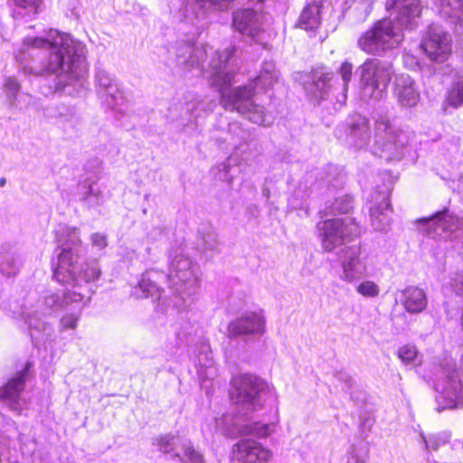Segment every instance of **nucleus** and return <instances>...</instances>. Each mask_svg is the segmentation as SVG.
I'll return each mask as SVG.
<instances>
[{
  "instance_id": "f257e3e1",
  "label": "nucleus",
  "mask_w": 463,
  "mask_h": 463,
  "mask_svg": "<svg viewBox=\"0 0 463 463\" xmlns=\"http://www.w3.org/2000/svg\"><path fill=\"white\" fill-rule=\"evenodd\" d=\"M234 52V47L220 52L208 44L194 47L190 43H183L175 49V63L184 73L194 69L201 71L204 58L211 55L208 67H203V70L211 84L218 89L223 108L237 111L254 124L269 126L272 123V117L266 113L263 107L252 100L254 89L266 91L273 88L276 83H279L280 73L273 61H264L252 82L246 86L230 89L233 79V71L231 67Z\"/></svg>"
},
{
  "instance_id": "f03ea898",
  "label": "nucleus",
  "mask_w": 463,
  "mask_h": 463,
  "mask_svg": "<svg viewBox=\"0 0 463 463\" xmlns=\"http://www.w3.org/2000/svg\"><path fill=\"white\" fill-rule=\"evenodd\" d=\"M15 59L25 75H55L57 90L74 81L82 86L87 73L85 46L71 35L57 31H51L47 39L25 38Z\"/></svg>"
},
{
  "instance_id": "7ed1b4c3",
  "label": "nucleus",
  "mask_w": 463,
  "mask_h": 463,
  "mask_svg": "<svg viewBox=\"0 0 463 463\" xmlns=\"http://www.w3.org/2000/svg\"><path fill=\"white\" fill-rule=\"evenodd\" d=\"M56 239L59 244L57 265L53 277L61 284H67L72 290L86 294V304L90 300V290L84 285L99 279L100 269L96 262L79 266V260L83 253L80 240V232L78 228L69 225H60L56 231Z\"/></svg>"
},
{
  "instance_id": "20e7f679",
  "label": "nucleus",
  "mask_w": 463,
  "mask_h": 463,
  "mask_svg": "<svg viewBox=\"0 0 463 463\" xmlns=\"http://www.w3.org/2000/svg\"><path fill=\"white\" fill-rule=\"evenodd\" d=\"M392 6L398 10L395 20L383 19L364 32L358 39V46L371 55H382L394 49L403 39L402 30L411 29L415 19L420 16V0H392Z\"/></svg>"
},
{
  "instance_id": "39448f33",
  "label": "nucleus",
  "mask_w": 463,
  "mask_h": 463,
  "mask_svg": "<svg viewBox=\"0 0 463 463\" xmlns=\"http://www.w3.org/2000/svg\"><path fill=\"white\" fill-rule=\"evenodd\" d=\"M231 399L250 414L260 410L264 403H275L277 395L274 387L260 377L241 374L232 380Z\"/></svg>"
},
{
  "instance_id": "423d86ee",
  "label": "nucleus",
  "mask_w": 463,
  "mask_h": 463,
  "mask_svg": "<svg viewBox=\"0 0 463 463\" xmlns=\"http://www.w3.org/2000/svg\"><path fill=\"white\" fill-rule=\"evenodd\" d=\"M373 139L372 152L387 161L401 159L403 148L409 143L408 135L397 128L385 116L375 120Z\"/></svg>"
},
{
  "instance_id": "0eeeda50",
  "label": "nucleus",
  "mask_w": 463,
  "mask_h": 463,
  "mask_svg": "<svg viewBox=\"0 0 463 463\" xmlns=\"http://www.w3.org/2000/svg\"><path fill=\"white\" fill-rule=\"evenodd\" d=\"M359 74V88L364 99H380L386 91L394 70L392 63L378 59H367L361 64Z\"/></svg>"
},
{
  "instance_id": "6e6552de",
  "label": "nucleus",
  "mask_w": 463,
  "mask_h": 463,
  "mask_svg": "<svg viewBox=\"0 0 463 463\" xmlns=\"http://www.w3.org/2000/svg\"><path fill=\"white\" fill-rule=\"evenodd\" d=\"M198 268L182 250L170 255L167 280L169 287L186 301L197 292L199 286Z\"/></svg>"
},
{
  "instance_id": "1a4fd4ad",
  "label": "nucleus",
  "mask_w": 463,
  "mask_h": 463,
  "mask_svg": "<svg viewBox=\"0 0 463 463\" xmlns=\"http://www.w3.org/2000/svg\"><path fill=\"white\" fill-rule=\"evenodd\" d=\"M237 410L235 414L224 413L216 419V427L223 435L231 438L253 435L262 439L275 431L274 423L253 421L249 412L241 410L240 407Z\"/></svg>"
},
{
  "instance_id": "9d476101",
  "label": "nucleus",
  "mask_w": 463,
  "mask_h": 463,
  "mask_svg": "<svg viewBox=\"0 0 463 463\" xmlns=\"http://www.w3.org/2000/svg\"><path fill=\"white\" fill-rule=\"evenodd\" d=\"M233 0H185L177 14L179 30L197 35L203 30L207 12L224 10Z\"/></svg>"
},
{
  "instance_id": "9b49d317",
  "label": "nucleus",
  "mask_w": 463,
  "mask_h": 463,
  "mask_svg": "<svg viewBox=\"0 0 463 463\" xmlns=\"http://www.w3.org/2000/svg\"><path fill=\"white\" fill-rule=\"evenodd\" d=\"M317 229L322 248L327 252L333 251L359 233L358 224L350 216L319 222L317 224Z\"/></svg>"
},
{
  "instance_id": "f8f14e48",
  "label": "nucleus",
  "mask_w": 463,
  "mask_h": 463,
  "mask_svg": "<svg viewBox=\"0 0 463 463\" xmlns=\"http://www.w3.org/2000/svg\"><path fill=\"white\" fill-rule=\"evenodd\" d=\"M450 36L439 25L431 24L421 41L427 56L437 62L445 61L451 52Z\"/></svg>"
},
{
  "instance_id": "ddd939ff",
  "label": "nucleus",
  "mask_w": 463,
  "mask_h": 463,
  "mask_svg": "<svg viewBox=\"0 0 463 463\" xmlns=\"http://www.w3.org/2000/svg\"><path fill=\"white\" fill-rule=\"evenodd\" d=\"M272 451L260 442L242 439L232 447V463H269Z\"/></svg>"
},
{
  "instance_id": "4468645a",
  "label": "nucleus",
  "mask_w": 463,
  "mask_h": 463,
  "mask_svg": "<svg viewBox=\"0 0 463 463\" xmlns=\"http://www.w3.org/2000/svg\"><path fill=\"white\" fill-rule=\"evenodd\" d=\"M427 225L429 235L451 239L452 233L463 228V219L453 215L448 209L438 212L430 218L419 220Z\"/></svg>"
},
{
  "instance_id": "2eb2a0df",
  "label": "nucleus",
  "mask_w": 463,
  "mask_h": 463,
  "mask_svg": "<svg viewBox=\"0 0 463 463\" xmlns=\"http://www.w3.org/2000/svg\"><path fill=\"white\" fill-rule=\"evenodd\" d=\"M342 267L341 279L353 283L365 276L367 266L361 257V249L358 246L346 247L342 250L340 255Z\"/></svg>"
},
{
  "instance_id": "dca6fc26",
  "label": "nucleus",
  "mask_w": 463,
  "mask_h": 463,
  "mask_svg": "<svg viewBox=\"0 0 463 463\" xmlns=\"http://www.w3.org/2000/svg\"><path fill=\"white\" fill-rule=\"evenodd\" d=\"M265 324L262 311L246 312L229 323L228 336L234 338L240 335H261L265 332Z\"/></svg>"
},
{
  "instance_id": "f3484780",
  "label": "nucleus",
  "mask_w": 463,
  "mask_h": 463,
  "mask_svg": "<svg viewBox=\"0 0 463 463\" xmlns=\"http://www.w3.org/2000/svg\"><path fill=\"white\" fill-rule=\"evenodd\" d=\"M97 92L99 98L109 106L114 108L122 99V93L114 78L104 70H99L95 76Z\"/></svg>"
},
{
  "instance_id": "a211bd4d",
  "label": "nucleus",
  "mask_w": 463,
  "mask_h": 463,
  "mask_svg": "<svg viewBox=\"0 0 463 463\" xmlns=\"http://www.w3.org/2000/svg\"><path fill=\"white\" fill-rule=\"evenodd\" d=\"M394 96L403 108L414 107L420 99V92L413 79L407 74H400L395 78Z\"/></svg>"
},
{
  "instance_id": "6ab92c4d",
  "label": "nucleus",
  "mask_w": 463,
  "mask_h": 463,
  "mask_svg": "<svg viewBox=\"0 0 463 463\" xmlns=\"http://www.w3.org/2000/svg\"><path fill=\"white\" fill-rule=\"evenodd\" d=\"M76 196L88 210L96 209L101 206L105 202L104 194L99 184L89 179L78 184Z\"/></svg>"
},
{
  "instance_id": "aec40b11",
  "label": "nucleus",
  "mask_w": 463,
  "mask_h": 463,
  "mask_svg": "<svg viewBox=\"0 0 463 463\" xmlns=\"http://www.w3.org/2000/svg\"><path fill=\"white\" fill-rule=\"evenodd\" d=\"M370 137L369 120L361 115L353 116L348 123V143L361 149L367 146Z\"/></svg>"
},
{
  "instance_id": "412c9836",
  "label": "nucleus",
  "mask_w": 463,
  "mask_h": 463,
  "mask_svg": "<svg viewBox=\"0 0 463 463\" xmlns=\"http://www.w3.org/2000/svg\"><path fill=\"white\" fill-rule=\"evenodd\" d=\"M164 278V274L157 270H147L142 274L138 284L133 288L132 295L137 298H152L161 299V288L158 280Z\"/></svg>"
},
{
  "instance_id": "4be33fe9",
  "label": "nucleus",
  "mask_w": 463,
  "mask_h": 463,
  "mask_svg": "<svg viewBox=\"0 0 463 463\" xmlns=\"http://www.w3.org/2000/svg\"><path fill=\"white\" fill-rule=\"evenodd\" d=\"M228 141L234 150L233 156H240L241 160H247L251 149L250 133L243 128L241 123L232 122L229 125Z\"/></svg>"
},
{
  "instance_id": "5701e85b",
  "label": "nucleus",
  "mask_w": 463,
  "mask_h": 463,
  "mask_svg": "<svg viewBox=\"0 0 463 463\" xmlns=\"http://www.w3.org/2000/svg\"><path fill=\"white\" fill-rule=\"evenodd\" d=\"M262 15L252 9H241L233 14V26L240 33L255 36L261 29Z\"/></svg>"
},
{
  "instance_id": "b1692460",
  "label": "nucleus",
  "mask_w": 463,
  "mask_h": 463,
  "mask_svg": "<svg viewBox=\"0 0 463 463\" xmlns=\"http://www.w3.org/2000/svg\"><path fill=\"white\" fill-rule=\"evenodd\" d=\"M28 367L29 364L24 370L18 373L4 388L0 389V399L6 400L10 408L18 412L22 410L20 393L24 390Z\"/></svg>"
},
{
  "instance_id": "393cba45",
  "label": "nucleus",
  "mask_w": 463,
  "mask_h": 463,
  "mask_svg": "<svg viewBox=\"0 0 463 463\" xmlns=\"http://www.w3.org/2000/svg\"><path fill=\"white\" fill-rule=\"evenodd\" d=\"M325 0H307L297 25L306 31H314L321 24V13Z\"/></svg>"
},
{
  "instance_id": "a878e982",
  "label": "nucleus",
  "mask_w": 463,
  "mask_h": 463,
  "mask_svg": "<svg viewBox=\"0 0 463 463\" xmlns=\"http://www.w3.org/2000/svg\"><path fill=\"white\" fill-rule=\"evenodd\" d=\"M401 302L407 312L417 314L426 308L427 297L421 288L409 286L402 291Z\"/></svg>"
},
{
  "instance_id": "bb28decb",
  "label": "nucleus",
  "mask_w": 463,
  "mask_h": 463,
  "mask_svg": "<svg viewBox=\"0 0 463 463\" xmlns=\"http://www.w3.org/2000/svg\"><path fill=\"white\" fill-rule=\"evenodd\" d=\"M85 293L72 289L63 292L62 296L54 292L48 293L43 298V305L46 309L44 313L68 306L71 303H81L85 300Z\"/></svg>"
},
{
  "instance_id": "cd10ccee",
  "label": "nucleus",
  "mask_w": 463,
  "mask_h": 463,
  "mask_svg": "<svg viewBox=\"0 0 463 463\" xmlns=\"http://www.w3.org/2000/svg\"><path fill=\"white\" fill-rule=\"evenodd\" d=\"M391 205L388 194H384L378 205L370 207L372 226L379 232H386L391 224Z\"/></svg>"
},
{
  "instance_id": "c85d7f7f",
  "label": "nucleus",
  "mask_w": 463,
  "mask_h": 463,
  "mask_svg": "<svg viewBox=\"0 0 463 463\" xmlns=\"http://www.w3.org/2000/svg\"><path fill=\"white\" fill-rule=\"evenodd\" d=\"M23 265L20 252L12 247L2 248L0 251V272L6 277L18 274Z\"/></svg>"
},
{
  "instance_id": "c756f323",
  "label": "nucleus",
  "mask_w": 463,
  "mask_h": 463,
  "mask_svg": "<svg viewBox=\"0 0 463 463\" xmlns=\"http://www.w3.org/2000/svg\"><path fill=\"white\" fill-rule=\"evenodd\" d=\"M334 80L332 73H325L319 76H314L311 82H307L305 90L311 99L320 101L326 99L329 90L334 87L331 81Z\"/></svg>"
},
{
  "instance_id": "7c9ffc66",
  "label": "nucleus",
  "mask_w": 463,
  "mask_h": 463,
  "mask_svg": "<svg viewBox=\"0 0 463 463\" xmlns=\"http://www.w3.org/2000/svg\"><path fill=\"white\" fill-rule=\"evenodd\" d=\"M17 317H22L28 324V326L31 330V337L33 339H39V334L43 332L46 335H50L52 332V327L50 324L42 321L41 318L36 317L34 315L31 313H26L25 311H22L17 315Z\"/></svg>"
},
{
  "instance_id": "2f4dec72",
  "label": "nucleus",
  "mask_w": 463,
  "mask_h": 463,
  "mask_svg": "<svg viewBox=\"0 0 463 463\" xmlns=\"http://www.w3.org/2000/svg\"><path fill=\"white\" fill-rule=\"evenodd\" d=\"M445 103L453 107L458 108L463 104V74L457 73L448 90Z\"/></svg>"
},
{
  "instance_id": "473e14b6",
  "label": "nucleus",
  "mask_w": 463,
  "mask_h": 463,
  "mask_svg": "<svg viewBox=\"0 0 463 463\" xmlns=\"http://www.w3.org/2000/svg\"><path fill=\"white\" fill-rule=\"evenodd\" d=\"M14 15L16 18L35 14L43 8L42 0H14Z\"/></svg>"
},
{
  "instance_id": "72a5a7b5",
  "label": "nucleus",
  "mask_w": 463,
  "mask_h": 463,
  "mask_svg": "<svg viewBox=\"0 0 463 463\" xmlns=\"http://www.w3.org/2000/svg\"><path fill=\"white\" fill-rule=\"evenodd\" d=\"M183 454L175 453L183 463H205L203 454L194 449L190 440H184L181 444Z\"/></svg>"
},
{
  "instance_id": "f704fd0d",
  "label": "nucleus",
  "mask_w": 463,
  "mask_h": 463,
  "mask_svg": "<svg viewBox=\"0 0 463 463\" xmlns=\"http://www.w3.org/2000/svg\"><path fill=\"white\" fill-rule=\"evenodd\" d=\"M420 438L427 450H437L440 446L449 442L450 435L448 432L430 434L429 436L420 433Z\"/></svg>"
},
{
  "instance_id": "c9c22d12",
  "label": "nucleus",
  "mask_w": 463,
  "mask_h": 463,
  "mask_svg": "<svg viewBox=\"0 0 463 463\" xmlns=\"http://www.w3.org/2000/svg\"><path fill=\"white\" fill-rule=\"evenodd\" d=\"M337 74L340 76L342 84H341V91H342V100L345 101L346 99V92L348 90V84L353 76V64L347 61H344L337 70Z\"/></svg>"
},
{
  "instance_id": "e433bc0d",
  "label": "nucleus",
  "mask_w": 463,
  "mask_h": 463,
  "mask_svg": "<svg viewBox=\"0 0 463 463\" xmlns=\"http://www.w3.org/2000/svg\"><path fill=\"white\" fill-rule=\"evenodd\" d=\"M232 158L229 157L222 163L217 165L213 169V174L215 177L222 182H225L231 184L233 181V175L231 173L232 170Z\"/></svg>"
},
{
  "instance_id": "4c0bfd02",
  "label": "nucleus",
  "mask_w": 463,
  "mask_h": 463,
  "mask_svg": "<svg viewBox=\"0 0 463 463\" xmlns=\"http://www.w3.org/2000/svg\"><path fill=\"white\" fill-rule=\"evenodd\" d=\"M353 208V200L349 195H345L335 200L329 207V213L346 214Z\"/></svg>"
},
{
  "instance_id": "58836bf2",
  "label": "nucleus",
  "mask_w": 463,
  "mask_h": 463,
  "mask_svg": "<svg viewBox=\"0 0 463 463\" xmlns=\"http://www.w3.org/2000/svg\"><path fill=\"white\" fill-rule=\"evenodd\" d=\"M177 443H179L178 437L166 434L156 438L154 444L157 446L159 450L163 453H170L175 450Z\"/></svg>"
},
{
  "instance_id": "ea45409f",
  "label": "nucleus",
  "mask_w": 463,
  "mask_h": 463,
  "mask_svg": "<svg viewBox=\"0 0 463 463\" xmlns=\"http://www.w3.org/2000/svg\"><path fill=\"white\" fill-rule=\"evenodd\" d=\"M213 104H205V102L197 98H193L191 100L185 103V111L187 114L194 115L197 118L200 117V113H196L197 110L206 111L212 110Z\"/></svg>"
},
{
  "instance_id": "a19ab883",
  "label": "nucleus",
  "mask_w": 463,
  "mask_h": 463,
  "mask_svg": "<svg viewBox=\"0 0 463 463\" xmlns=\"http://www.w3.org/2000/svg\"><path fill=\"white\" fill-rule=\"evenodd\" d=\"M356 291L365 298H376L380 294V288L372 280H364L357 285Z\"/></svg>"
},
{
  "instance_id": "79ce46f5",
  "label": "nucleus",
  "mask_w": 463,
  "mask_h": 463,
  "mask_svg": "<svg viewBox=\"0 0 463 463\" xmlns=\"http://www.w3.org/2000/svg\"><path fill=\"white\" fill-rule=\"evenodd\" d=\"M205 357L206 359L203 364H201V360L199 359L198 368L199 378L202 379L203 383H205L206 381L213 378V376L216 374V368L213 366L212 358H209L208 354H206Z\"/></svg>"
},
{
  "instance_id": "37998d69",
  "label": "nucleus",
  "mask_w": 463,
  "mask_h": 463,
  "mask_svg": "<svg viewBox=\"0 0 463 463\" xmlns=\"http://www.w3.org/2000/svg\"><path fill=\"white\" fill-rule=\"evenodd\" d=\"M417 354L416 347L411 345H405L398 350V357L405 364H412L417 357Z\"/></svg>"
},
{
  "instance_id": "c03bdc74",
  "label": "nucleus",
  "mask_w": 463,
  "mask_h": 463,
  "mask_svg": "<svg viewBox=\"0 0 463 463\" xmlns=\"http://www.w3.org/2000/svg\"><path fill=\"white\" fill-rule=\"evenodd\" d=\"M373 0H357L354 10L357 11V20L364 21L373 9Z\"/></svg>"
},
{
  "instance_id": "a18cd8bd",
  "label": "nucleus",
  "mask_w": 463,
  "mask_h": 463,
  "mask_svg": "<svg viewBox=\"0 0 463 463\" xmlns=\"http://www.w3.org/2000/svg\"><path fill=\"white\" fill-rule=\"evenodd\" d=\"M82 306H80L76 313L64 315L60 323L61 330L75 329L78 325V320L80 316V309Z\"/></svg>"
},
{
  "instance_id": "49530a36",
  "label": "nucleus",
  "mask_w": 463,
  "mask_h": 463,
  "mask_svg": "<svg viewBox=\"0 0 463 463\" xmlns=\"http://www.w3.org/2000/svg\"><path fill=\"white\" fill-rule=\"evenodd\" d=\"M203 248L212 252H219L218 235L214 232H211L203 237Z\"/></svg>"
},
{
  "instance_id": "de8ad7c7",
  "label": "nucleus",
  "mask_w": 463,
  "mask_h": 463,
  "mask_svg": "<svg viewBox=\"0 0 463 463\" xmlns=\"http://www.w3.org/2000/svg\"><path fill=\"white\" fill-rule=\"evenodd\" d=\"M366 458V452H364L357 446H352L346 457V463H365Z\"/></svg>"
},
{
  "instance_id": "09e8293b",
  "label": "nucleus",
  "mask_w": 463,
  "mask_h": 463,
  "mask_svg": "<svg viewBox=\"0 0 463 463\" xmlns=\"http://www.w3.org/2000/svg\"><path fill=\"white\" fill-rule=\"evenodd\" d=\"M5 86L8 91V95L10 97L12 103H14V99H15L16 94L20 90L19 82L16 80V79L10 77L5 80Z\"/></svg>"
},
{
  "instance_id": "8fccbe9b",
  "label": "nucleus",
  "mask_w": 463,
  "mask_h": 463,
  "mask_svg": "<svg viewBox=\"0 0 463 463\" xmlns=\"http://www.w3.org/2000/svg\"><path fill=\"white\" fill-rule=\"evenodd\" d=\"M92 246L97 247L99 250L105 249L108 245L107 237L100 232H95L90 236Z\"/></svg>"
},
{
  "instance_id": "3c124183",
  "label": "nucleus",
  "mask_w": 463,
  "mask_h": 463,
  "mask_svg": "<svg viewBox=\"0 0 463 463\" xmlns=\"http://www.w3.org/2000/svg\"><path fill=\"white\" fill-rule=\"evenodd\" d=\"M335 377L338 381L344 383L346 388H350L352 386V378L346 372L340 371L335 374Z\"/></svg>"
},
{
  "instance_id": "603ef678",
  "label": "nucleus",
  "mask_w": 463,
  "mask_h": 463,
  "mask_svg": "<svg viewBox=\"0 0 463 463\" xmlns=\"http://www.w3.org/2000/svg\"><path fill=\"white\" fill-rule=\"evenodd\" d=\"M450 287L457 295L463 296V273L460 275L459 280H455Z\"/></svg>"
},
{
  "instance_id": "864d4df0",
  "label": "nucleus",
  "mask_w": 463,
  "mask_h": 463,
  "mask_svg": "<svg viewBox=\"0 0 463 463\" xmlns=\"http://www.w3.org/2000/svg\"><path fill=\"white\" fill-rule=\"evenodd\" d=\"M5 184H6L5 178H4V177L0 178V186L3 187L5 185Z\"/></svg>"
},
{
  "instance_id": "5fc2aeb1",
  "label": "nucleus",
  "mask_w": 463,
  "mask_h": 463,
  "mask_svg": "<svg viewBox=\"0 0 463 463\" xmlns=\"http://www.w3.org/2000/svg\"><path fill=\"white\" fill-rule=\"evenodd\" d=\"M454 1H455V3H458V4L463 3V0H454ZM448 4H449V5H453V4L450 2V0H448Z\"/></svg>"
}]
</instances>
